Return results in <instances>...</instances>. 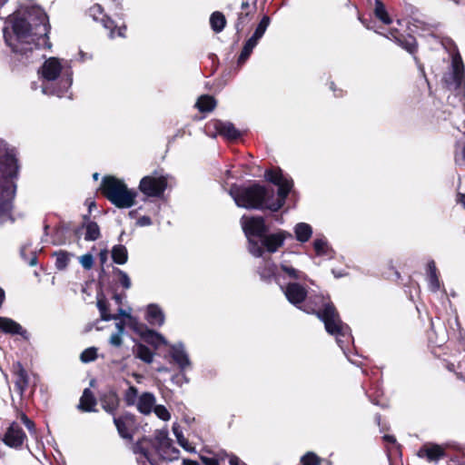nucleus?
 I'll return each mask as SVG.
<instances>
[{"label":"nucleus","instance_id":"1","mask_svg":"<svg viewBox=\"0 0 465 465\" xmlns=\"http://www.w3.org/2000/svg\"><path fill=\"white\" fill-rule=\"evenodd\" d=\"M9 23L13 35L4 28V39L13 53L25 54L31 52V47H20L18 44H28L27 39L33 36L42 39L48 48L51 47L48 42L51 26L47 15L41 7L32 5L26 6L23 13L16 11L9 17Z\"/></svg>","mask_w":465,"mask_h":465},{"label":"nucleus","instance_id":"2","mask_svg":"<svg viewBox=\"0 0 465 465\" xmlns=\"http://www.w3.org/2000/svg\"><path fill=\"white\" fill-rule=\"evenodd\" d=\"M242 231L248 242L249 252L257 258L264 252H276L284 244L285 240L292 239V234L285 230H278L269 233V226L262 216H242L241 219Z\"/></svg>","mask_w":465,"mask_h":465},{"label":"nucleus","instance_id":"3","mask_svg":"<svg viewBox=\"0 0 465 465\" xmlns=\"http://www.w3.org/2000/svg\"><path fill=\"white\" fill-rule=\"evenodd\" d=\"M301 311L307 314H313L321 320L326 331L338 337H346L350 335L351 329L348 324L344 323L340 313L330 297L322 294H314L306 297L300 307Z\"/></svg>","mask_w":465,"mask_h":465},{"label":"nucleus","instance_id":"4","mask_svg":"<svg viewBox=\"0 0 465 465\" xmlns=\"http://www.w3.org/2000/svg\"><path fill=\"white\" fill-rule=\"evenodd\" d=\"M230 194L238 207L248 210H269L275 201L273 188H268L254 182L249 186L232 185Z\"/></svg>","mask_w":465,"mask_h":465},{"label":"nucleus","instance_id":"5","mask_svg":"<svg viewBox=\"0 0 465 465\" xmlns=\"http://www.w3.org/2000/svg\"><path fill=\"white\" fill-rule=\"evenodd\" d=\"M99 191L112 204L119 209H127L134 205L137 192L127 187L124 182L114 175L103 177Z\"/></svg>","mask_w":465,"mask_h":465},{"label":"nucleus","instance_id":"6","mask_svg":"<svg viewBox=\"0 0 465 465\" xmlns=\"http://www.w3.org/2000/svg\"><path fill=\"white\" fill-rule=\"evenodd\" d=\"M264 177L268 182L278 186L277 197L274 203L268 206L271 212L276 213L284 206L286 199L293 187V181L292 178L285 177L280 167L267 169Z\"/></svg>","mask_w":465,"mask_h":465},{"label":"nucleus","instance_id":"7","mask_svg":"<svg viewBox=\"0 0 465 465\" xmlns=\"http://www.w3.org/2000/svg\"><path fill=\"white\" fill-rule=\"evenodd\" d=\"M20 163L17 151L15 147H0V186L16 185L15 180L18 178Z\"/></svg>","mask_w":465,"mask_h":465},{"label":"nucleus","instance_id":"8","mask_svg":"<svg viewBox=\"0 0 465 465\" xmlns=\"http://www.w3.org/2000/svg\"><path fill=\"white\" fill-rule=\"evenodd\" d=\"M168 186V176L163 171H154L152 174L143 176L139 183V191L148 198H160Z\"/></svg>","mask_w":465,"mask_h":465},{"label":"nucleus","instance_id":"9","mask_svg":"<svg viewBox=\"0 0 465 465\" xmlns=\"http://www.w3.org/2000/svg\"><path fill=\"white\" fill-rule=\"evenodd\" d=\"M16 185L11 183L0 186V218H9L14 208Z\"/></svg>","mask_w":465,"mask_h":465},{"label":"nucleus","instance_id":"10","mask_svg":"<svg viewBox=\"0 0 465 465\" xmlns=\"http://www.w3.org/2000/svg\"><path fill=\"white\" fill-rule=\"evenodd\" d=\"M132 329L144 342L154 347L155 349L165 343V340L162 334L148 328V326L144 323L134 322L132 325Z\"/></svg>","mask_w":465,"mask_h":465},{"label":"nucleus","instance_id":"11","mask_svg":"<svg viewBox=\"0 0 465 465\" xmlns=\"http://www.w3.org/2000/svg\"><path fill=\"white\" fill-rule=\"evenodd\" d=\"M26 439L27 436L24 430L17 422L14 421L7 428L3 438V442L10 448L20 449Z\"/></svg>","mask_w":465,"mask_h":465},{"label":"nucleus","instance_id":"12","mask_svg":"<svg viewBox=\"0 0 465 465\" xmlns=\"http://www.w3.org/2000/svg\"><path fill=\"white\" fill-rule=\"evenodd\" d=\"M283 292L287 301L298 309H300L303 302H306L308 295L306 288L298 282H289L285 286Z\"/></svg>","mask_w":465,"mask_h":465},{"label":"nucleus","instance_id":"13","mask_svg":"<svg viewBox=\"0 0 465 465\" xmlns=\"http://www.w3.org/2000/svg\"><path fill=\"white\" fill-rule=\"evenodd\" d=\"M451 65V81L445 79V82L449 86L453 84L455 90H460L465 86V69L460 54L453 56Z\"/></svg>","mask_w":465,"mask_h":465},{"label":"nucleus","instance_id":"14","mask_svg":"<svg viewBox=\"0 0 465 465\" xmlns=\"http://www.w3.org/2000/svg\"><path fill=\"white\" fill-rule=\"evenodd\" d=\"M114 423L119 435L125 440H133L132 429L135 425V417L130 412H125L119 417H114Z\"/></svg>","mask_w":465,"mask_h":465},{"label":"nucleus","instance_id":"15","mask_svg":"<svg viewBox=\"0 0 465 465\" xmlns=\"http://www.w3.org/2000/svg\"><path fill=\"white\" fill-rule=\"evenodd\" d=\"M418 456L420 458L426 459L429 462H437L440 459L445 458L447 453L442 446L432 442H427L420 448Z\"/></svg>","mask_w":465,"mask_h":465},{"label":"nucleus","instance_id":"16","mask_svg":"<svg viewBox=\"0 0 465 465\" xmlns=\"http://www.w3.org/2000/svg\"><path fill=\"white\" fill-rule=\"evenodd\" d=\"M212 124L215 132L228 141L234 142L242 136L241 132L231 122L216 119L212 121Z\"/></svg>","mask_w":465,"mask_h":465},{"label":"nucleus","instance_id":"17","mask_svg":"<svg viewBox=\"0 0 465 465\" xmlns=\"http://www.w3.org/2000/svg\"><path fill=\"white\" fill-rule=\"evenodd\" d=\"M62 69L60 60L56 57H50L41 66V77L47 82H53L60 76Z\"/></svg>","mask_w":465,"mask_h":465},{"label":"nucleus","instance_id":"18","mask_svg":"<svg viewBox=\"0 0 465 465\" xmlns=\"http://www.w3.org/2000/svg\"><path fill=\"white\" fill-rule=\"evenodd\" d=\"M388 38H393L395 41L401 45L403 49H405L410 54H415L418 49V45L415 37L411 35H403L397 29H391L389 31V35H386Z\"/></svg>","mask_w":465,"mask_h":465},{"label":"nucleus","instance_id":"19","mask_svg":"<svg viewBox=\"0 0 465 465\" xmlns=\"http://www.w3.org/2000/svg\"><path fill=\"white\" fill-rule=\"evenodd\" d=\"M102 408L109 414L114 415L120 405V398L117 392L111 389L99 396Z\"/></svg>","mask_w":465,"mask_h":465},{"label":"nucleus","instance_id":"20","mask_svg":"<svg viewBox=\"0 0 465 465\" xmlns=\"http://www.w3.org/2000/svg\"><path fill=\"white\" fill-rule=\"evenodd\" d=\"M97 404L96 398L89 388H85L80 398L77 409L82 412L96 411L95 406Z\"/></svg>","mask_w":465,"mask_h":465},{"label":"nucleus","instance_id":"21","mask_svg":"<svg viewBox=\"0 0 465 465\" xmlns=\"http://www.w3.org/2000/svg\"><path fill=\"white\" fill-rule=\"evenodd\" d=\"M155 401L152 392H143L138 398L136 408L140 413L149 415L155 405Z\"/></svg>","mask_w":465,"mask_h":465},{"label":"nucleus","instance_id":"22","mask_svg":"<svg viewBox=\"0 0 465 465\" xmlns=\"http://www.w3.org/2000/svg\"><path fill=\"white\" fill-rule=\"evenodd\" d=\"M262 281L271 283L273 280L277 281V265L274 262H264L257 269Z\"/></svg>","mask_w":465,"mask_h":465},{"label":"nucleus","instance_id":"23","mask_svg":"<svg viewBox=\"0 0 465 465\" xmlns=\"http://www.w3.org/2000/svg\"><path fill=\"white\" fill-rule=\"evenodd\" d=\"M0 332L5 334H23V327L11 318L0 316Z\"/></svg>","mask_w":465,"mask_h":465},{"label":"nucleus","instance_id":"24","mask_svg":"<svg viewBox=\"0 0 465 465\" xmlns=\"http://www.w3.org/2000/svg\"><path fill=\"white\" fill-rule=\"evenodd\" d=\"M145 318L153 326H162L164 322L163 312L156 304L148 305Z\"/></svg>","mask_w":465,"mask_h":465},{"label":"nucleus","instance_id":"25","mask_svg":"<svg viewBox=\"0 0 465 465\" xmlns=\"http://www.w3.org/2000/svg\"><path fill=\"white\" fill-rule=\"evenodd\" d=\"M293 232L295 239L302 243L309 242L313 232L312 227L307 223H296L293 227Z\"/></svg>","mask_w":465,"mask_h":465},{"label":"nucleus","instance_id":"26","mask_svg":"<svg viewBox=\"0 0 465 465\" xmlns=\"http://www.w3.org/2000/svg\"><path fill=\"white\" fill-rule=\"evenodd\" d=\"M216 105V99L210 94H203L199 96L195 104V107L198 109V111L203 114L213 112Z\"/></svg>","mask_w":465,"mask_h":465},{"label":"nucleus","instance_id":"27","mask_svg":"<svg viewBox=\"0 0 465 465\" xmlns=\"http://www.w3.org/2000/svg\"><path fill=\"white\" fill-rule=\"evenodd\" d=\"M84 223L83 226L85 227V241H96L101 237L100 227L96 222L89 221V215H84Z\"/></svg>","mask_w":465,"mask_h":465},{"label":"nucleus","instance_id":"28","mask_svg":"<svg viewBox=\"0 0 465 465\" xmlns=\"http://www.w3.org/2000/svg\"><path fill=\"white\" fill-rule=\"evenodd\" d=\"M161 456L164 460H174L178 458L179 450L173 447L172 440L168 438L160 442Z\"/></svg>","mask_w":465,"mask_h":465},{"label":"nucleus","instance_id":"29","mask_svg":"<svg viewBox=\"0 0 465 465\" xmlns=\"http://www.w3.org/2000/svg\"><path fill=\"white\" fill-rule=\"evenodd\" d=\"M96 305L100 312L101 320L108 322L116 318L115 316H113L112 313H110L109 302L103 292L97 294Z\"/></svg>","mask_w":465,"mask_h":465},{"label":"nucleus","instance_id":"30","mask_svg":"<svg viewBox=\"0 0 465 465\" xmlns=\"http://www.w3.org/2000/svg\"><path fill=\"white\" fill-rule=\"evenodd\" d=\"M134 354L145 363H152L153 361V352L144 344L137 343L134 348Z\"/></svg>","mask_w":465,"mask_h":465},{"label":"nucleus","instance_id":"31","mask_svg":"<svg viewBox=\"0 0 465 465\" xmlns=\"http://www.w3.org/2000/svg\"><path fill=\"white\" fill-rule=\"evenodd\" d=\"M111 256L116 264H124L128 261V251L123 244H116L112 248Z\"/></svg>","mask_w":465,"mask_h":465},{"label":"nucleus","instance_id":"32","mask_svg":"<svg viewBox=\"0 0 465 465\" xmlns=\"http://www.w3.org/2000/svg\"><path fill=\"white\" fill-rule=\"evenodd\" d=\"M15 386L21 391H24L28 386V374L25 370L23 365L20 362L16 363V370L15 371Z\"/></svg>","mask_w":465,"mask_h":465},{"label":"nucleus","instance_id":"33","mask_svg":"<svg viewBox=\"0 0 465 465\" xmlns=\"http://www.w3.org/2000/svg\"><path fill=\"white\" fill-rule=\"evenodd\" d=\"M210 25L214 33H221L226 25V18L220 11L213 12L210 16Z\"/></svg>","mask_w":465,"mask_h":465},{"label":"nucleus","instance_id":"34","mask_svg":"<svg viewBox=\"0 0 465 465\" xmlns=\"http://www.w3.org/2000/svg\"><path fill=\"white\" fill-rule=\"evenodd\" d=\"M52 256L55 257V263H54L55 268L58 271H64L67 268V266L70 262V258H71L72 254L64 250H59V251L54 252Z\"/></svg>","mask_w":465,"mask_h":465},{"label":"nucleus","instance_id":"35","mask_svg":"<svg viewBox=\"0 0 465 465\" xmlns=\"http://www.w3.org/2000/svg\"><path fill=\"white\" fill-rule=\"evenodd\" d=\"M280 269L291 280H294V281H306L307 280V275L303 272L297 270V269L293 268L292 266L287 265L286 263H281Z\"/></svg>","mask_w":465,"mask_h":465},{"label":"nucleus","instance_id":"36","mask_svg":"<svg viewBox=\"0 0 465 465\" xmlns=\"http://www.w3.org/2000/svg\"><path fill=\"white\" fill-rule=\"evenodd\" d=\"M255 13L242 12L237 14V19L234 24V28L237 33H241L244 27L252 20Z\"/></svg>","mask_w":465,"mask_h":465},{"label":"nucleus","instance_id":"37","mask_svg":"<svg viewBox=\"0 0 465 465\" xmlns=\"http://www.w3.org/2000/svg\"><path fill=\"white\" fill-rule=\"evenodd\" d=\"M374 15L385 25H390L392 22L384 4L381 0H375Z\"/></svg>","mask_w":465,"mask_h":465},{"label":"nucleus","instance_id":"38","mask_svg":"<svg viewBox=\"0 0 465 465\" xmlns=\"http://www.w3.org/2000/svg\"><path fill=\"white\" fill-rule=\"evenodd\" d=\"M171 356L181 370H184L191 364L188 355L183 350L173 349Z\"/></svg>","mask_w":465,"mask_h":465},{"label":"nucleus","instance_id":"39","mask_svg":"<svg viewBox=\"0 0 465 465\" xmlns=\"http://www.w3.org/2000/svg\"><path fill=\"white\" fill-rule=\"evenodd\" d=\"M427 272L429 274L430 284L433 291H437L440 288V281L437 274L436 263L433 260L430 261L427 264Z\"/></svg>","mask_w":465,"mask_h":465},{"label":"nucleus","instance_id":"40","mask_svg":"<svg viewBox=\"0 0 465 465\" xmlns=\"http://www.w3.org/2000/svg\"><path fill=\"white\" fill-rule=\"evenodd\" d=\"M257 45L258 44L256 42H253L250 38L245 42V44L242 49V52L238 57V60H237L238 65H242L249 59L250 55L252 53L253 48Z\"/></svg>","mask_w":465,"mask_h":465},{"label":"nucleus","instance_id":"41","mask_svg":"<svg viewBox=\"0 0 465 465\" xmlns=\"http://www.w3.org/2000/svg\"><path fill=\"white\" fill-rule=\"evenodd\" d=\"M313 249L317 256H327L331 251V248L329 246L328 242L324 237L314 240Z\"/></svg>","mask_w":465,"mask_h":465},{"label":"nucleus","instance_id":"42","mask_svg":"<svg viewBox=\"0 0 465 465\" xmlns=\"http://www.w3.org/2000/svg\"><path fill=\"white\" fill-rule=\"evenodd\" d=\"M270 17L268 15H264L258 24L253 35L250 37V39L258 44L259 40L263 36L268 25H270Z\"/></svg>","mask_w":465,"mask_h":465},{"label":"nucleus","instance_id":"43","mask_svg":"<svg viewBox=\"0 0 465 465\" xmlns=\"http://www.w3.org/2000/svg\"><path fill=\"white\" fill-rule=\"evenodd\" d=\"M137 397L138 389L134 385H130L129 388L124 393V403L126 404V406H134L135 403H137Z\"/></svg>","mask_w":465,"mask_h":465},{"label":"nucleus","instance_id":"44","mask_svg":"<svg viewBox=\"0 0 465 465\" xmlns=\"http://www.w3.org/2000/svg\"><path fill=\"white\" fill-rule=\"evenodd\" d=\"M113 272L114 275H116L118 277V282L124 289L128 290L131 288V286H132L131 279L125 272H124L123 270H121L117 267H114L113 269Z\"/></svg>","mask_w":465,"mask_h":465},{"label":"nucleus","instance_id":"45","mask_svg":"<svg viewBox=\"0 0 465 465\" xmlns=\"http://www.w3.org/2000/svg\"><path fill=\"white\" fill-rule=\"evenodd\" d=\"M64 75L65 77L61 80L62 86L58 90L51 91L50 94L61 96L64 93L67 91V89L71 86L73 83L72 73L69 74L66 71Z\"/></svg>","mask_w":465,"mask_h":465},{"label":"nucleus","instance_id":"46","mask_svg":"<svg viewBox=\"0 0 465 465\" xmlns=\"http://www.w3.org/2000/svg\"><path fill=\"white\" fill-rule=\"evenodd\" d=\"M301 463L302 465H321L322 459L312 451L306 452L301 458Z\"/></svg>","mask_w":465,"mask_h":465},{"label":"nucleus","instance_id":"47","mask_svg":"<svg viewBox=\"0 0 465 465\" xmlns=\"http://www.w3.org/2000/svg\"><path fill=\"white\" fill-rule=\"evenodd\" d=\"M89 15L94 21L101 22L106 14L101 5L94 4L89 8Z\"/></svg>","mask_w":465,"mask_h":465},{"label":"nucleus","instance_id":"48","mask_svg":"<svg viewBox=\"0 0 465 465\" xmlns=\"http://www.w3.org/2000/svg\"><path fill=\"white\" fill-rule=\"evenodd\" d=\"M97 358V350L94 347L85 349L80 355V360L83 362L94 361Z\"/></svg>","mask_w":465,"mask_h":465},{"label":"nucleus","instance_id":"49","mask_svg":"<svg viewBox=\"0 0 465 465\" xmlns=\"http://www.w3.org/2000/svg\"><path fill=\"white\" fill-rule=\"evenodd\" d=\"M103 26L109 31V35L111 38L115 36L116 24L115 22L107 15L104 16L103 20L100 22Z\"/></svg>","mask_w":465,"mask_h":465},{"label":"nucleus","instance_id":"50","mask_svg":"<svg viewBox=\"0 0 465 465\" xmlns=\"http://www.w3.org/2000/svg\"><path fill=\"white\" fill-rule=\"evenodd\" d=\"M153 411L155 415L162 420L167 421L171 419V413L163 405H154Z\"/></svg>","mask_w":465,"mask_h":465},{"label":"nucleus","instance_id":"51","mask_svg":"<svg viewBox=\"0 0 465 465\" xmlns=\"http://www.w3.org/2000/svg\"><path fill=\"white\" fill-rule=\"evenodd\" d=\"M173 431L177 438V441L181 447H183L186 450H191L190 443L187 439H185L183 435V432L179 430L178 427L173 426Z\"/></svg>","mask_w":465,"mask_h":465},{"label":"nucleus","instance_id":"52","mask_svg":"<svg viewBox=\"0 0 465 465\" xmlns=\"http://www.w3.org/2000/svg\"><path fill=\"white\" fill-rule=\"evenodd\" d=\"M257 10V0H242L241 2V11L242 12H249L256 13Z\"/></svg>","mask_w":465,"mask_h":465},{"label":"nucleus","instance_id":"53","mask_svg":"<svg viewBox=\"0 0 465 465\" xmlns=\"http://www.w3.org/2000/svg\"><path fill=\"white\" fill-rule=\"evenodd\" d=\"M460 143L457 142L455 144V152H454V160L456 163H465V143L462 145L461 149L458 151V147Z\"/></svg>","mask_w":465,"mask_h":465},{"label":"nucleus","instance_id":"54","mask_svg":"<svg viewBox=\"0 0 465 465\" xmlns=\"http://www.w3.org/2000/svg\"><path fill=\"white\" fill-rule=\"evenodd\" d=\"M80 262L82 264V266L86 269V270H89L93 267V264H94V258H93V255L90 254V253H86V254H84L80 257Z\"/></svg>","mask_w":465,"mask_h":465},{"label":"nucleus","instance_id":"55","mask_svg":"<svg viewBox=\"0 0 465 465\" xmlns=\"http://www.w3.org/2000/svg\"><path fill=\"white\" fill-rule=\"evenodd\" d=\"M368 396L373 404L381 406L383 409L388 406L387 401L384 397L379 395L373 396L371 393H369Z\"/></svg>","mask_w":465,"mask_h":465},{"label":"nucleus","instance_id":"56","mask_svg":"<svg viewBox=\"0 0 465 465\" xmlns=\"http://www.w3.org/2000/svg\"><path fill=\"white\" fill-rule=\"evenodd\" d=\"M63 234H64L63 229H60V228L56 229L54 232V234L53 236V243L56 244V245L64 244L65 242V241L63 237Z\"/></svg>","mask_w":465,"mask_h":465},{"label":"nucleus","instance_id":"57","mask_svg":"<svg viewBox=\"0 0 465 465\" xmlns=\"http://www.w3.org/2000/svg\"><path fill=\"white\" fill-rule=\"evenodd\" d=\"M21 420L28 430L32 431L35 430V422L29 419L25 413L21 415Z\"/></svg>","mask_w":465,"mask_h":465},{"label":"nucleus","instance_id":"58","mask_svg":"<svg viewBox=\"0 0 465 465\" xmlns=\"http://www.w3.org/2000/svg\"><path fill=\"white\" fill-rule=\"evenodd\" d=\"M110 343L115 347H120L123 343V340L120 333H114L110 337Z\"/></svg>","mask_w":465,"mask_h":465},{"label":"nucleus","instance_id":"59","mask_svg":"<svg viewBox=\"0 0 465 465\" xmlns=\"http://www.w3.org/2000/svg\"><path fill=\"white\" fill-rule=\"evenodd\" d=\"M153 223L152 222V219L150 216H147V215H143L142 217H140L137 221H136V225L138 226H141V227H143V226H149Z\"/></svg>","mask_w":465,"mask_h":465},{"label":"nucleus","instance_id":"60","mask_svg":"<svg viewBox=\"0 0 465 465\" xmlns=\"http://www.w3.org/2000/svg\"><path fill=\"white\" fill-rule=\"evenodd\" d=\"M201 460L203 465H220V462L216 458L201 456Z\"/></svg>","mask_w":465,"mask_h":465},{"label":"nucleus","instance_id":"61","mask_svg":"<svg viewBox=\"0 0 465 465\" xmlns=\"http://www.w3.org/2000/svg\"><path fill=\"white\" fill-rule=\"evenodd\" d=\"M135 452H140L146 459L147 461H149L152 465H153L150 459L149 451L146 449L137 445L135 447Z\"/></svg>","mask_w":465,"mask_h":465},{"label":"nucleus","instance_id":"62","mask_svg":"<svg viewBox=\"0 0 465 465\" xmlns=\"http://www.w3.org/2000/svg\"><path fill=\"white\" fill-rule=\"evenodd\" d=\"M113 316H115L116 318L114 320H118L121 317H127L131 318V315L125 312L121 306L117 310V313L113 314Z\"/></svg>","mask_w":465,"mask_h":465},{"label":"nucleus","instance_id":"63","mask_svg":"<svg viewBox=\"0 0 465 465\" xmlns=\"http://www.w3.org/2000/svg\"><path fill=\"white\" fill-rule=\"evenodd\" d=\"M126 29H127L126 25H122V26L116 25L115 35L120 36V37H125Z\"/></svg>","mask_w":465,"mask_h":465},{"label":"nucleus","instance_id":"64","mask_svg":"<svg viewBox=\"0 0 465 465\" xmlns=\"http://www.w3.org/2000/svg\"><path fill=\"white\" fill-rule=\"evenodd\" d=\"M456 202L465 209V193H458L456 196Z\"/></svg>","mask_w":465,"mask_h":465}]
</instances>
